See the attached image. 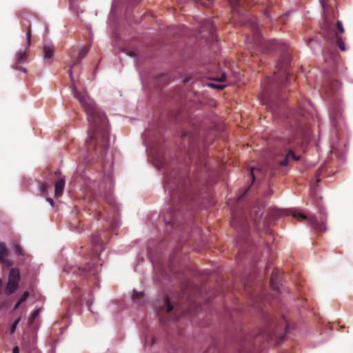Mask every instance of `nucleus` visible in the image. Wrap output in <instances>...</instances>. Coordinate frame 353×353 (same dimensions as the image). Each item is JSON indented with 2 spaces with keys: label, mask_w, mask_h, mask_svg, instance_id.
Masks as SVG:
<instances>
[{
  "label": "nucleus",
  "mask_w": 353,
  "mask_h": 353,
  "mask_svg": "<svg viewBox=\"0 0 353 353\" xmlns=\"http://www.w3.org/2000/svg\"><path fill=\"white\" fill-rule=\"evenodd\" d=\"M29 292L28 291H26L23 295L21 296L20 299H19V301L20 303H23L24 301H26L27 300V299L28 298L29 296Z\"/></svg>",
  "instance_id": "31"
},
{
  "label": "nucleus",
  "mask_w": 353,
  "mask_h": 353,
  "mask_svg": "<svg viewBox=\"0 0 353 353\" xmlns=\"http://www.w3.org/2000/svg\"><path fill=\"white\" fill-rule=\"evenodd\" d=\"M20 273L17 268H11L9 273L8 282L6 288V294H12L19 286Z\"/></svg>",
  "instance_id": "9"
},
{
  "label": "nucleus",
  "mask_w": 353,
  "mask_h": 353,
  "mask_svg": "<svg viewBox=\"0 0 353 353\" xmlns=\"http://www.w3.org/2000/svg\"><path fill=\"white\" fill-rule=\"evenodd\" d=\"M31 27L30 26H28L27 31H26V40H27V45L26 47V49L23 50H19L16 55L17 62L15 64V66L14 68L17 70H21L24 73L27 72L26 69L21 66V64L24 63L26 61V59L28 58V48L30 45V41H31Z\"/></svg>",
  "instance_id": "7"
},
{
  "label": "nucleus",
  "mask_w": 353,
  "mask_h": 353,
  "mask_svg": "<svg viewBox=\"0 0 353 353\" xmlns=\"http://www.w3.org/2000/svg\"><path fill=\"white\" fill-rule=\"evenodd\" d=\"M54 178L57 179L54 185V194L57 196L62 195L63 189L65 184V179L64 176H61L60 171H55L54 173Z\"/></svg>",
  "instance_id": "11"
},
{
  "label": "nucleus",
  "mask_w": 353,
  "mask_h": 353,
  "mask_svg": "<svg viewBox=\"0 0 353 353\" xmlns=\"http://www.w3.org/2000/svg\"><path fill=\"white\" fill-rule=\"evenodd\" d=\"M283 326L286 333L288 330V323L284 316H282L278 322L268 316L265 327L263 329L261 334L270 339H279V343H281L285 339V334H281L279 332Z\"/></svg>",
  "instance_id": "5"
},
{
  "label": "nucleus",
  "mask_w": 353,
  "mask_h": 353,
  "mask_svg": "<svg viewBox=\"0 0 353 353\" xmlns=\"http://www.w3.org/2000/svg\"><path fill=\"white\" fill-rule=\"evenodd\" d=\"M247 191H248V190H246L244 192V193H243V194H241V197H243V195H245V194H246V192H247Z\"/></svg>",
  "instance_id": "48"
},
{
  "label": "nucleus",
  "mask_w": 353,
  "mask_h": 353,
  "mask_svg": "<svg viewBox=\"0 0 353 353\" xmlns=\"http://www.w3.org/2000/svg\"><path fill=\"white\" fill-rule=\"evenodd\" d=\"M323 9V20L321 23L322 34L329 40L335 41L339 48L344 51L345 50V43L341 38L339 37V33H343L344 29L342 23L337 21L335 23L336 17V0H320Z\"/></svg>",
  "instance_id": "3"
},
{
  "label": "nucleus",
  "mask_w": 353,
  "mask_h": 353,
  "mask_svg": "<svg viewBox=\"0 0 353 353\" xmlns=\"http://www.w3.org/2000/svg\"><path fill=\"white\" fill-rule=\"evenodd\" d=\"M245 241L244 239V236H239V239L237 240V243L240 245L241 243V241Z\"/></svg>",
  "instance_id": "38"
},
{
  "label": "nucleus",
  "mask_w": 353,
  "mask_h": 353,
  "mask_svg": "<svg viewBox=\"0 0 353 353\" xmlns=\"http://www.w3.org/2000/svg\"><path fill=\"white\" fill-rule=\"evenodd\" d=\"M272 194V191L270 190L267 194V196H270Z\"/></svg>",
  "instance_id": "45"
},
{
  "label": "nucleus",
  "mask_w": 353,
  "mask_h": 353,
  "mask_svg": "<svg viewBox=\"0 0 353 353\" xmlns=\"http://www.w3.org/2000/svg\"><path fill=\"white\" fill-rule=\"evenodd\" d=\"M279 272L277 270L273 271L271 274L270 283L274 290H279Z\"/></svg>",
  "instance_id": "17"
},
{
  "label": "nucleus",
  "mask_w": 353,
  "mask_h": 353,
  "mask_svg": "<svg viewBox=\"0 0 353 353\" xmlns=\"http://www.w3.org/2000/svg\"><path fill=\"white\" fill-rule=\"evenodd\" d=\"M285 74L286 75V81H288L289 79L290 74L288 72H287L285 69Z\"/></svg>",
  "instance_id": "41"
},
{
  "label": "nucleus",
  "mask_w": 353,
  "mask_h": 353,
  "mask_svg": "<svg viewBox=\"0 0 353 353\" xmlns=\"http://www.w3.org/2000/svg\"><path fill=\"white\" fill-rule=\"evenodd\" d=\"M21 304V303H20V301H19L15 304V305H14V310H16V309L19 308Z\"/></svg>",
  "instance_id": "40"
},
{
  "label": "nucleus",
  "mask_w": 353,
  "mask_h": 353,
  "mask_svg": "<svg viewBox=\"0 0 353 353\" xmlns=\"http://www.w3.org/2000/svg\"><path fill=\"white\" fill-rule=\"evenodd\" d=\"M250 26L253 32L255 42L259 45L262 44L261 42L260 41V33L259 30L258 23H256L255 19H250Z\"/></svg>",
  "instance_id": "13"
},
{
  "label": "nucleus",
  "mask_w": 353,
  "mask_h": 353,
  "mask_svg": "<svg viewBox=\"0 0 353 353\" xmlns=\"http://www.w3.org/2000/svg\"><path fill=\"white\" fill-rule=\"evenodd\" d=\"M12 353H19V348L17 346L14 347Z\"/></svg>",
  "instance_id": "39"
},
{
  "label": "nucleus",
  "mask_w": 353,
  "mask_h": 353,
  "mask_svg": "<svg viewBox=\"0 0 353 353\" xmlns=\"http://www.w3.org/2000/svg\"><path fill=\"white\" fill-rule=\"evenodd\" d=\"M88 307L90 308V303L88 302Z\"/></svg>",
  "instance_id": "51"
},
{
  "label": "nucleus",
  "mask_w": 353,
  "mask_h": 353,
  "mask_svg": "<svg viewBox=\"0 0 353 353\" xmlns=\"http://www.w3.org/2000/svg\"><path fill=\"white\" fill-rule=\"evenodd\" d=\"M165 188L169 191L171 201L161 214L163 221L179 219L185 208L187 212L182 218L190 219L197 212L199 206L204 205L203 199L197 195L194 182L190 179H184L180 174L177 176H165Z\"/></svg>",
  "instance_id": "1"
},
{
  "label": "nucleus",
  "mask_w": 353,
  "mask_h": 353,
  "mask_svg": "<svg viewBox=\"0 0 353 353\" xmlns=\"http://www.w3.org/2000/svg\"><path fill=\"white\" fill-rule=\"evenodd\" d=\"M290 159H293L295 161H299L300 159V157L296 156L292 150H290L288 151V154H286L285 159L281 161L279 163V165L280 166H286L288 163V160Z\"/></svg>",
  "instance_id": "16"
},
{
  "label": "nucleus",
  "mask_w": 353,
  "mask_h": 353,
  "mask_svg": "<svg viewBox=\"0 0 353 353\" xmlns=\"http://www.w3.org/2000/svg\"><path fill=\"white\" fill-rule=\"evenodd\" d=\"M247 191H248V190H246L244 192V193H243V194H241V197H243V195H245V194H246V192H247Z\"/></svg>",
  "instance_id": "49"
},
{
  "label": "nucleus",
  "mask_w": 353,
  "mask_h": 353,
  "mask_svg": "<svg viewBox=\"0 0 353 353\" xmlns=\"http://www.w3.org/2000/svg\"><path fill=\"white\" fill-rule=\"evenodd\" d=\"M261 171H262V170H261V169H260V168H252L250 169V174H251V175H252V179H253V180H254V179H255V173H256V172H261Z\"/></svg>",
  "instance_id": "33"
},
{
  "label": "nucleus",
  "mask_w": 353,
  "mask_h": 353,
  "mask_svg": "<svg viewBox=\"0 0 353 353\" xmlns=\"http://www.w3.org/2000/svg\"><path fill=\"white\" fill-rule=\"evenodd\" d=\"M270 218L274 219H284L292 218L294 219H310L307 214L296 209L282 210L277 208H270L268 210Z\"/></svg>",
  "instance_id": "6"
},
{
  "label": "nucleus",
  "mask_w": 353,
  "mask_h": 353,
  "mask_svg": "<svg viewBox=\"0 0 353 353\" xmlns=\"http://www.w3.org/2000/svg\"><path fill=\"white\" fill-rule=\"evenodd\" d=\"M247 191H248V190H246L244 192V193H243V194H241V197H243V195H245V194H246V192H247Z\"/></svg>",
  "instance_id": "47"
},
{
  "label": "nucleus",
  "mask_w": 353,
  "mask_h": 353,
  "mask_svg": "<svg viewBox=\"0 0 353 353\" xmlns=\"http://www.w3.org/2000/svg\"><path fill=\"white\" fill-rule=\"evenodd\" d=\"M225 78H226V75L225 74H222L221 78L216 79V80L217 81L222 82V81H224L225 80Z\"/></svg>",
  "instance_id": "36"
},
{
  "label": "nucleus",
  "mask_w": 353,
  "mask_h": 353,
  "mask_svg": "<svg viewBox=\"0 0 353 353\" xmlns=\"http://www.w3.org/2000/svg\"><path fill=\"white\" fill-rule=\"evenodd\" d=\"M323 170V168H321V169H319L316 173V177L317 179H316V185H317V183L319 182V176L320 175V173L321 172V171Z\"/></svg>",
  "instance_id": "35"
},
{
  "label": "nucleus",
  "mask_w": 353,
  "mask_h": 353,
  "mask_svg": "<svg viewBox=\"0 0 353 353\" xmlns=\"http://www.w3.org/2000/svg\"><path fill=\"white\" fill-rule=\"evenodd\" d=\"M54 50L49 46H43V57L46 59H50L53 57Z\"/></svg>",
  "instance_id": "22"
},
{
  "label": "nucleus",
  "mask_w": 353,
  "mask_h": 353,
  "mask_svg": "<svg viewBox=\"0 0 353 353\" xmlns=\"http://www.w3.org/2000/svg\"><path fill=\"white\" fill-rule=\"evenodd\" d=\"M88 51H89V46H84L79 51L78 59L74 62V63L72 64V65L71 66V68H70V70L68 71V73H69L71 80H72V68L74 67L75 64H77L79 61H80V60L81 59H83L86 55V54L88 52Z\"/></svg>",
  "instance_id": "15"
},
{
  "label": "nucleus",
  "mask_w": 353,
  "mask_h": 353,
  "mask_svg": "<svg viewBox=\"0 0 353 353\" xmlns=\"http://www.w3.org/2000/svg\"><path fill=\"white\" fill-rule=\"evenodd\" d=\"M272 9H273V7H272V4L268 6H264L263 8V14L267 18L270 19L271 18L270 12L272 11Z\"/></svg>",
  "instance_id": "24"
},
{
  "label": "nucleus",
  "mask_w": 353,
  "mask_h": 353,
  "mask_svg": "<svg viewBox=\"0 0 353 353\" xmlns=\"http://www.w3.org/2000/svg\"><path fill=\"white\" fill-rule=\"evenodd\" d=\"M247 222H232V227L239 230V228L242 229L243 234H245L247 233ZM239 232V231H238Z\"/></svg>",
  "instance_id": "21"
},
{
  "label": "nucleus",
  "mask_w": 353,
  "mask_h": 353,
  "mask_svg": "<svg viewBox=\"0 0 353 353\" xmlns=\"http://www.w3.org/2000/svg\"><path fill=\"white\" fill-rule=\"evenodd\" d=\"M80 290H80V288H76V289L74 290V293H76V294H77V295L79 296V295L78 294V293H79V291H80Z\"/></svg>",
  "instance_id": "42"
},
{
  "label": "nucleus",
  "mask_w": 353,
  "mask_h": 353,
  "mask_svg": "<svg viewBox=\"0 0 353 353\" xmlns=\"http://www.w3.org/2000/svg\"><path fill=\"white\" fill-rule=\"evenodd\" d=\"M46 200L50 204L51 206L54 205V201L52 199L47 197Z\"/></svg>",
  "instance_id": "37"
},
{
  "label": "nucleus",
  "mask_w": 353,
  "mask_h": 353,
  "mask_svg": "<svg viewBox=\"0 0 353 353\" xmlns=\"http://www.w3.org/2000/svg\"><path fill=\"white\" fill-rule=\"evenodd\" d=\"M21 321V317H18L15 321L13 323V324L11 325V327H10V334H13L16 329H17V327L19 324V323Z\"/></svg>",
  "instance_id": "25"
},
{
  "label": "nucleus",
  "mask_w": 353,
  "mask_h": 353,
  "mask_svg": "<svg viewBox=\"0 0 353 353\" xmlns=\"http://www.w3.org/2000/svg\"><path fill=\"white\" fill-rule=\"evenodd\" d=\"M81 222H79V221H77V222H73V223L72 224V228H74L77 229V232H79V230H78V227L79 225H81Z\"/></svg>",
  "instance_id": "34"
},
{
  "label": "nucleus",
  "mask_w": 353,
  "mask_h": 353,
  "mask_svg": "<svg viewBox=\"0 0 353 353\" xmlns=\"http://www.w3.org/2000/svg\"><path fill=\"white\" fill-rule=\"evenodd\" d=\"M340 85H341L338 81L332 80L329 84V90L327 91L328 94L330 95L331 93H332L333 95L336 94L340 88Z\"/></svg>",
  "instance_id": "18"
},
{
  "label": "nucleus",
  "mask_w": 353,
  "mask_h": 353,
  "mask_svg": "<svg viewBox=\"0 0 353 353\" xmlns=\"http://www.w3.org/2000/svg\"><path fill=\"white\" fill-rule=\"evenodd\" d=\"M265 223V222H261V221H259V222H257V223H258V224H257L256 227H259L261 224L264 225V223Z\"/></svg>",
  "instance_id": "44"
},
{
  "label": "nucleus",
  "mask_w": 353,
  "mask_h": 353,
  "mask_svg": "<svg viewBox=\"0 0 353 353\" xmlns=\"http://www.w3.org/2000/svg\"><path fill=\"white\" fill-rule=\"evenodd\" d=\"M41 312V309L38 308L33 311V312L31 314L30 319H29V324L32 325L34 320L37 318V316L39 315Z\"/></svg>",
  "instance_id": "23"
},
{
  "label": "nucleus",
  "mask_w": 353,
  "mask_h": 353,
  "mask_svg": "<svg viewBox=\"0 0 353 353\" xmlns=\"http://www.w3.org/2000/svg\"><path fill=\"white\" fill-rule=\"evenodd\" d=\"M247 191H248V190H246L244 192V193H243V194H241V197H243V195H245V194H246V192H247Z\"/></svg>",
  "instance_id": "46"
},
{
  "label": "nucleus",
  "mask_w": 353,
  "mask_h": 353,
  "mask_svg": "<svg viewBox=\"0 0 353 353\" xmlns=\"http://www.w3.org/2000/svg\"><path fill=\"white\" fill-rule=\"evenodd\" d=\"M285 48V45L280 43L279 41L276 40H272L269 42V44L267 46V48L270 50H274L279 48L281 50H284Z\"/></svg>",
  "instance_id": "20"
},
{
  "label": "nucleus",
  "mask_w": 353,
  "mask_h": 353,
  "mask_svg": "<svg viewBox=\"0 0 353 353\" xmlns=\"http://www.w3.org/2000/svg\"><path fill=\"white\" fill-rule=\"evenodd\" d=\"M196 172L194 174V180H201V177L205 176V173L208 171L207 164H206V160L204 157V156H201L197 160L196 164Z\"/></svg>",
  "instance_id": "10"
},
{
  "label": "nucleus",
  "mask_w": 353,
  "mask_h": 353,
  "mask_svg": "<svg viewBox=\"0 0 353 353\" xmlns=\"http://www.w3.org/2000/svg\"><path fill=\"white\" fill-rule=\"evenodd\" d=\"M287 63H288L287 60H285V61H282V63H281V62H279V63L276 65L277 70H278V71L281 70L285 67V65H287Z\"/></svg>",
  "instance_id": "32"
},
{
  "label": "nucleus",
  "mask_w": 353,
  "mask_h": 353,
  "mask_svg": "<svg viewBox=\"0 0 353 353\" xmlns=\"http://www.w3.org/2000/svg\"><path fill=\"white\" fill-rule=\"evenodd\" d=\"M1 285H2V280L0 279V288H1Z\"/></svg>",
  "instance_id": "50"
},
{
  "label": "nucleus",
  "mask_w": 353,
  "mask_h": 353,
  "mask_svg": "<svg viewBox=\"0 0 353 353\" xmlns=\"http://www.w3.org/2000/svg\"><path fill=\"white\" fill-rule=\"evenodd\" d=\"M130 57H134L135 53L134 52H130V53H128Z\"/></svg>",
  "instance_id": "43"
},
{
  "label": "nucleus",
  "mask_w": 353,
  "mask_h": 353,
  "mask_svg": "<svg viewBox=\"0 0 353 353\" xmlns=\"http://www.w3.org/2000/svg\"><path fill=\"white\" fill-rule=\"evenodd\" d=\"M92 255L91 263H88L85 267L80 268L79 270L81 274H90L97 277L99 272V267L95 264V261L99 259V252L103 250V242L99 234H94L91 239Z\"/></svg>",
  "instance_id": "4"
},
{
  "label": "nucleus",
  "mask_w": 353,
  "mask_h": 353,
  "mask_svg": "<svg viewBox=\"0 0 353 353\" xmlns=\"http://www.w3.org/2000/svg\"><path fill=\"white\" fill-rule=\"evenodd\" d=\"M161 304L159 305V310L161 311H166L169 313L173 310V305L170 303L168 297H163L161 301Z\"/></svg>",
  "instance_id": "14"
},
{
  "label": "nucleus",
  "mask_w": 353,
  "mask_h": 353,
  "mask_svg": "<svg viewBox=\"0 0 353 353\" xmlns=\"http://www.w3.org/2000/svg\"><path fill=\"white\" fill-rule=\"evenodd\" d=\"M312 41V39H309L308 43H310Z\"/></svg>",
  "instance_id": "52"
},
{
  "label": "nucleus",
  "mask_w": 353,
  "mask_h": 353,
  "mask_svg": "<svg viewBox=\"0 0 353 353\" xmlns=\"http://www.w3.org/2000/svg\"><path fill=\"white\" fill-rule=\"evenodd\" d=\"M8 250L3 242H0V262L4 267L9 268L12 265V261L8 259Z\"/></svg>",
  "instance_id": "12"
},
{
  "label": "nucleus",
  "mask_w": 353,
  "mask_h": 353,
  "mask_svg": "<svg viewBox=\"0 0 353 353\" xmlns=\"http://www.w3.org/2000/svg\"><path fill=\"white\" fill-rule=\"evenodd\" d=\"M207 85L218 90H222L225 88V85L223 84H216L212 83H208Z\"/></svg>",
  "instance_id": "28"
},
{
  "label": "nucleus",
  "mask_w": 353,
  "mask_h": 353,
  "mask_svg": "<svg viewBox=\"0 0 353 353\" xmlns=\"http://www.w3.org/2000/svg\"><path fill=\"white\" fill-rule=\"evenodd\" d=\"M14 252L17 255H21V256L24 255L23 250L19 244L14 245Z\"/></svg>",
  "instance_id": "27"
},
{
  "label": "nucleus",
  "mask_w": 353,
  "mask_h": 353,
  "mask_svg": "<svg viewBox=\"0 0 353 353\" xmlns=\"http://www.w3.org/2000/svg\"><path fill=\"white\" fill-rule=\"evenodd\" d=\"M309 226L314 230L315 232H321L325 230L324 222H309Z\"/></svg>",
  "instance_id": "19"
},
{
  "label": "nucleus",
  "mask_w": 353,
  "mask_h": 353,
  "mask_svg": "<svg viewBox=\"0 0 353 353\" xmlns=\"http://www.w3.org/2000/svg\"><path fill=\"white\" fill-rule=\"evenodd\" d=\"M74 97L81 103L87 114L90 123L88 139L86 141L88 162L103 157L109 146V130L104 113L96 105L94 101L85 93L72 88Z\"/></svg>",
  "instance_id": "2"
},
{
  "label": "nucleus",
  "mask_w": 353,
  "mask_h": 353,
  "mask_svg": "<svg viewBox=\"0 0 353 353\" xmlns=\"http://www.w3.org/2000/svg\"><path fill=\"white\" fill-rule=\"evenodd\" d=\"M50 185H46V183H41L39 185V190L41 193L42 196L46 195V192Z\"/></svg>",
  "instance_id": "26"
},
{
  "label": "nucleus",
  "mask_w": 353,
  "mask_h": 353,
  "mask_svg": "<svg viewBox=\"0 0 353 353\" xmlns=\"http://www.w3.org/2000/svg\"><path fill=\"white\" fill-rule=\"evenodd\" d=\"M332 117L335 120H336L337 118L339 117L341 115V110L339 109L335 110L334 108H333L332 112Z\"/></svg>",
  "instance_id": "30"
},
{
  "label": "nucleus",
  "mask_w": 353,
  "mask_h": 353,
  "mask_svg": "<svg viewBox=\"0 0 353 353\" xmlns=\"http://www.w3.org/2000/svg\"><path fill=\"white\" fill-rule=\"evenodd\" d=\"M143 292H139L134 290L133 292L132 298L134 300H137V299H139L143 297Z\"/></svg>",
  "instance_id": "29"
},
{
  "label": "nucleus",
  "mask_w": 353,
  "mask_h": 353,
  "mask_svg": "<svg viewBox=\"0 0 353 353\" xmlns=\"http://www.w3.org/2000/svg\"><path fill=\"white\" fill-rule=\"evenodd\" d=\"M199 134L197 130L195 132H190L183 130L181 134L182 145L184 148H187L188 152L190 150L192 151L194 150L196 145L197 144Z\"/></svg>",
  "instance_id": "8"
}]
</instances>
